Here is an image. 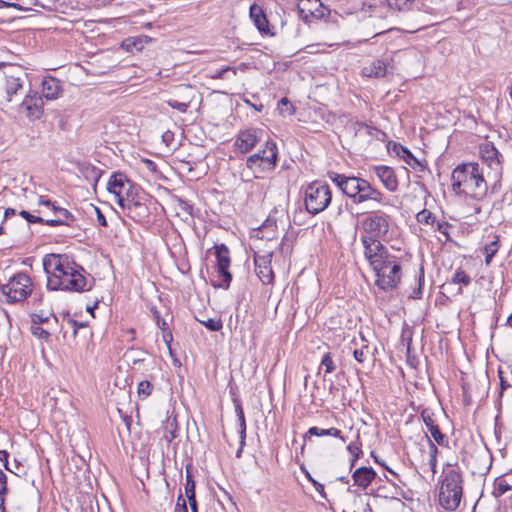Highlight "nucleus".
<instances>
[{"mask_svg":"<svg viewBox=\"0 0 512 512\" xmlns=\"http://www.w3.org/2000/svg\"><path fill=\"white\" fill-rule=\"evenodd\" d=\"M43 267L47 274V288L81 292L87 286V280L70 256L66 254H47L43 258Z\"/></svg>","mask_w":512,"mask_h":512,"instance_id":"obj_1","label":"nucleus"},{"mask_svg":"<svg viewBox=\"0 0 512 512\" xmlns=\"http://www.w3.org/2000/svg\"><path fill=\"white\" fill-rule=\"evenodd\" d=\"M485 167L476 162L462 163L456 166L451 174V188L457 195L469 196L482 200L488 191Z\"/></svg>","mask_w":512,"mask_h":512,"instance_id":"obj_2","label":"nucleus"},{"mask_svg":"<svg viewBox=\"0 0 512 512\" xmlns=\"http://www.w3.org/2000/svg\"><path fill=\"white\" fill-rule=\"evenodd\" d=\"M444 471L439 491V503L447 511H455L463 494V475L459 467L450 466Z\"/></svg>","mask_w":512,"mask_h":512,"instance_id":"obj_3","label":"nucleus"},{"mask_svg":"<svg viewBox=\"0 0 512 512\" xmlns=\"http://www.w3.org/2000/svg\"><path fill=\"white\" fill-rule=\"evenodd\" d=\"M341 191L355 204L368 201L382 204L384 199L382 192L374 188L367 180L359 177H347Z\"/></svg>","mask_w":512,"mask_h":512,"instance_id":"obj_4","label":"nucleus"},{"mask_svg":"<svg viewBox=\"0 0 512 512\" xmlns=\"http://www.w3.org/2000/svg\"><path fill=\"white\" fill-rule=\"evenodd\" d=\"M277 160V145L274 141L268 140L263 149L247 158L246 167L253 172L255 178H263L266 173L275 169Z\"/></svg>","mask_w":512,"mask_h":512,"instance_id":"obj_5","label":"nucleus"},{"mask_svg":"<svg viewBox=\"0 0 512 512\" xmlns=\"http://www.w3.org/2000/svg\"><path fill=\"white\" fill-rule=\"evenodd\" d=\"M32 290L31 278L25 273H17L7 283L0 285V300L9 304L22 302Z\"/></svg>","mask_w":512,"mask_h":512,"instance_id":"obj_6","label":"nucleus"},{"mask_svg":"<svg viewBox=\"0 0 512 512\" xmlns=\"http://www.w3.org/2000/svg\"><path fill=\"white\" fill-rule=\"evenodd\" d=\"M376 275L375 284L383 291L395 289L402 277L401 264L398 258L391 255L377 267H372Z\"/></svg>","mask_w":512,"mask_h":512,"instance_id":"obj_7","label":"nucleus"},{"mask_svg":"<svg viewBox=\"0 0 512 512\" xmlns=\"http://www.w3.org/2000/svg\"><path fill=\"white\" fill-rule=\"evenodd\" d=\"M332 192L328 184L315 181L309 184L305 189V207L306 210L316 215L324 211L330 204Z\"/></svg>","mask_w":512,"mask_h":512,"instance_id":"obj_8","label":"nucleus"},{"mask_svg":"<svg viewBox=\"0 0 512 512\" xmlns=\"http://www.w3.org/2000/svg\"><path fill=\"white\" fill-rule=\"evenodd\" d=\"M390 230V216L384 212H372L361 221V236L386 240Z\"/></svg>","mask_w":512,"mask_h":512,"instance_id":"obj_9","label":"nucleus"},{"mask_svg":"<svg viewBox=\"0 0 512 512\" xmlns=\"http://www.w3.org/2000/svg\"><path fill=\"white\" fill-rule=\"evenodd\" d=\"M107 190L114 195L119 206L127 200L136 197L137 194V187H135L123 173H114L111 175Z\"/></svg>","mask_w":512,"mask_h":512,"instance_id":"obj_10","label":"nucleus"},{"mask_svg":"<svg viewBox=\"0 0 512 512\" xmlns=\"http://www.w3.org/2000/svg\"><path fill=\"white\" fill-rule=\"evenodd\" d=\"M360 240L364 249V257L369 262L371 268L379 266L380 262L391 256L388 249L382 244L383 240L368 236H361Z\"/></svg>","mask_w":512,"mask_h":512,"instance_id":"obj_11","label":"nucleus"},{"mask_svg":"<svg viewBox=\"0 0 512 512\" xmlns=\"http://www.w3.org/2000/svg\"><path fill=\"white\" fill-rule=\"evenodd\" d=\"M480 153L483 163L490 169L487 178L494 181V186L500 181L502 176V164L498 150L491 143H485L480 146Z\"/></svg>","mask_w":512,"mask_h":512,"instance_id":"obj_12","label":"nucleus"},{"mask_svg":"<svg viewBox=\"0 0 512 512\" xmlns=\"http://www.w3.org/2000/svg\"><path fill=\"white\" fill-rule=\"evenodd\" d=\"M264 131L259 128H246L240 130L233 143L236 153L245 154L250 152L259 142L262 141Z\"/></svg>","mask_w":512,"mask_h":512,"instance_id":"obj_13","label":"nucleus"},{"mask_svg":"<svg viewBox=\"0 0 512 512\" xmlns=\"http://www.w3.org/2000/svg\"><path fill=\"white\" fill-rule=\"evenodd\" d=\"M1 79L5 81V91L7 100L11 101L12 96L23 88L24 81L27 79V74L17 66H8L4 69Z\"/></svg>","mask_w":512,"mask_h":512,"instance_id":"obj_14","label":"nucleus"},{"mask_svg":"<svg viewBox=\"0 0 512 512\" xmlns=\"http://www.w3.org/2000/svg\"><path fill=\"white\" fill-rule=\"evenodd\" d=\"M214 249L217 259V271L219 278L222 281V283L219 284V287L228 289L232 281V275L229 272L231 262L229 249L225 244H216Z\"/></svg>","mask_w":512,"mask_h":512,"instance_id":"obj_15","label":"nucleus"},{"mask_svg":"<svg viewBox=\"0 0 512 512\" xmlns=\"http://www.w3.org/2000/svg\"><path fill=\"white\" fill-rule=\"evenodd\" d=\"M44 102L37 92H29L19 106V111L25 113L29 120L35 121L42 117Z\"/></svg>","mask_w":512,"mask_h":512,"instance_id":"obj_16","label":"nucleus"},{"mask_svg":"<svg viewBox=\"0 0 512 512\" xmlns=\"http://www.w3.org/2000/svg\"><path fill=\"white\" fill-rule=\"evenodd\" d=\"M249 15L257 30L265 36L274 35V27L270 25L263 7L259 4H252L249 9Z\"/></svg>","mask_w":512,"mask_h":512,"instance_id":"obj_17","label":"nucleus"},{"mask_svg":"<svg viewBox=\"0 0 512 512\" xmlns=\"http://www.w3.org/2000/svg\"><path fill=\"white\" fill-rule=\"evenodd\" d=\"M272 254L255 255V272L263 284H270L274 279V273L271 268Z\"/></svg>","mask_w":512,"mask_h":512,"instance_id":"obj_18","label":"nucleus"},{"mask_svg":"<svg viewBox=\"0 0 512 512\" xmlns=\"http://www.w3.org/2000/svg\"><path fill=\"white\" fill-rule=\"evenodd\" d=\"M297 2L300 12L310 14L316 19L326 18L330 14V9L323 0H297Z\"/></svg>","mask_w":512,"mask_h":512,"instance_id":"obj_19","label":"nucleus"},{"mask_svg":"<svg viewBox=\"0 0 512 512\" xmlns=\"http://www.w3.org/2000/svg\"><path fill=\"white\" fill-rule=\"evenodd\" d=\"M374 170H375L376 176L378 177V179L381 181V183L384 185V187L387 190H389L391 192H394L397 190L398 180H397L394 170L391 167L385 166V165H380V166H376L374 168Z\"/></svg>","mask_w":512,"mask_h":512,"instance_id":"obj_20","label":"nucleus"},{"mask_svg":"<svg viewBox=\"0 0 512 512\" xmlns=\"http://www.w3.org/2000/svg\"><path fill=\"white\" fill-rule=\"evenodd\" d=\"M120 207L127 211V215L135 221H141L148 214V208L145 204L141 203L136 197L127 200L121 204Z\"/></svg>","mask_w":512,"mask_h":512,"instance_id":"obj_21","label":"nucleus"},{"mask_svg":"<svg viewBox=\"0 0 512 512\" xmlns=\"http://www.w3.org/2000/svg\"><path fill=\"white\" fill-rule=\"evenodd\" d=\"M42 99L55 100L62 93V86L58 79L48 76L42 80Z\"/></svg>","mask_w":512,"mask_h":512,"instance_id":"obj_22","label":"nucleus"},{"mask_svg":"<svg viewBox=\"0 0 512 512\" xmlns=\"http://www.w3.org/2000/svg\"><path fill=\"white\" fill-rule=\"evenodd\" d=\"M354 483L366 489L376 477V472L371 467H360L352 475Z\"/></svg>","mask_w":512,"mask_h":512,"instance_id":"obj_23","label":"nucleus"},{"mask_svg":"<svg viewBox=\"0 0 512 512\" xmlns=\"http://www.w3.org/2000/svg\"><path fill=\"white\" fill-rule=\"evenodd\" d=\"M394 151L397 153L398 156L402 157L403 160L411 166L413 169L422 172L425 169V164L418 160L410 150L403 147L402 145L395 144L394 145Z\"/></svg>","mask_w":512,"mask_h":512,"instance_id":"obj_24","label":"nucleus"},{"mask_svg":"<svg viewBox=\"0 0 512 512\" xmlns=\"http://www.w3.org/2000/svg\"><path fill=\"white\" fill-rule=\"evenodd\" d=\"M387 73V64L383 60H374L362 68V75L366 77L382 78Z\"/></svg>","mask_w":512,"mask_h":512,"instance_id":"obj_25","label":"nucleus"},{"mask_svg":"<svg viewBox=\"0 0 512 512\" xmlns=\"http://www.w3.org/2000/svg\"><path fill=\"white\" fill-rule=\"evenodd\" d=\"M75 220L74 216L65 208L58 209L57 214H55V218L47 219L46 225L48 226H60V225H69L70 222Z\"/></svg>","mask_w":512,"mask_h":512,"instance_id":"obj_26","label":"nucleus"},{"mask_svg":"<svg viewBox=\"0 0 512 512\" xmlns=\"http://www.w3.org/2000/svg\"><path fill=\"white\" fill-rule=\"evenodd\" d=\"M307 435H310V436H332L335 438H339L342 442H346V439L342 435V432L335 427H331L329 429H321L316 426H313L308 429L304 438H306Z\"/></svg>","mask_w":512,"mask_h":512,"instance_id":"obj_27","label":"nucleus"},{"mask_svg":"<svg viewBox=\"0 0 512 512\" xmlns=\"http://www.w3.org/2000/svg\"><path fill=\"white\" fill-rule=\"evenodd\" d=\"M146 352L142 350H135L130 348L126 351L125 357L131 363L133 369L140 368L145 362Z\"/></svg>","mask_w":512,"mask_h":512,"instance_id":"obj_28","label":"nucleus"},{"mask_svg":"<svg viewBox=\"0 0 512 512\" xmlns=\"http://www.w3.org/2000/svg\"><path fill=\"white\" fill-rule=\"evenodd\" d=\"M428 448H429V459L428 463L431 469L432 474H436V467H437V456L439 453V450L436 446V444L428 437Z\"/></svg>","mask_w":512,"mask_h":512,"instance_id":"obj_29","label":"nucleus"},{"mask_svg":"<svg viewBox=\"0 0 512 512\" xmlns=\"http://www.w3.org/2000/svg\"><path fill=\"white\" fill-rule=\"evenodd\" d=\"M177 422L176 419H168L164 428V439L170 443L177 437Z\"/></svg>","mask_w":512,"mask_h":512,"instance_id":"obj_30","label":"nucleus"},{"mask_svg":"<svg viewBox=\"0 0 512 512\" xmlns=\"http://www.w3.org/2000/svg\"><path fill=\"white\" fill-rule=\"evenodd\" d=\"M428 431L431 434V437L433 438V442L437 443L440 446H447L448 445V439L445 434H443L438 425H434L428 429Z\"/></svg>","mask_w":512,"mask_h":512,"instance_id":"obj_31","label":"nucleus"},{"mask_svg":"<svg viewBox=\"0 0 512 512\" xmlns=\"http://www.w3.org/2000/svg\"><path fill=\"white\" fill-rule=\"evenodd\" d=\"M235 410H236V414H237L238 421H239V427H240L239 435H240V438H242V446H245L246 420H245L244 411L240 405H237Z\"/></svg>","mask_w":512,"mask_h":512,"instance_id":"obj_32","label":"nucleus"},{"mask_svg":"<svg viewBox=\"0 0 512 512\" xmlns=\"http://www.w3.org/2000/svg\"><path fill=\"white\" fill-rule=\"evenodd\" d=\"M451 282L453 284H463L468 286L471 283L470 276L462 269H457L452 276Z\"/></svg>","mask_w":512,"mask_h":512,"instance_id":"obj_33","label":"nucleus"},{"mask_svg":"<svg viewBox=\"0 0 512 512\" xmlns=\"http://www.w3.org/2000/svg\"><path fill=\"white\" fill-rule=\"evenodd\" d=\"M153 391V385L148 380H143L138 384L137 393L139 398L145 399L151 395Z\"/></svg>","mask_w":512,"mask_h":512,"instance_id":"obj_34","label":"nucleus"},{"mask_svg":"<svg viewBox=\"0 0 512 512\" xmlns=\"http://www.w3.org/2000/svg\"><path fill=\"white\" fill-rule=\"evenodd\" d=\"M50 326H47V328L41 327V325H31V333L42 340H48L51 336Z\"/></svg>","mask_w":512,"mask_h":512,"instance_id":"obj_35","label":"nucleus"},{"mask_svg":"<svg viewBox=\"0 0 512 512\" xmlns=\"http://www.w3.org/2000/svg\"><path fill=\"white\" fill-rule=\"evenodd\" d=\"M416 219L421 224H433L435 222L436 217L431 211L423 209L422 211L417 213Z\"/></svg>","mask_w":512,"mask_h":512,"instance_id":"obj_36","label":"nucleus"},{"mask_svg":"<svg viewBox=\"0 0 512 512\" xmlns=\"http://www.w3.org/2000/svg\"><path fill=\"white\" fill-rule=\"evenodd\" d=\"M185 494L187 498L195 497V481L192 479V475L188 467L186 468Z\"/></svg>","mask_w":512,"mask_h":512,"instance_id":"obj_37","label":"nucleus"},{"mask_svg":"<svg viewBox=\"0 0 512 512\" xmlns=\"http://www.w3.org/2000/svg\"><path fill=\"white\" fill-rule=\"evenodd\" d=\"M371 355V351L367 345L362 346L360 349H355L353 356L359 363H364L367 358Z\"/></svg>","mask_w":512,"mask_h":512,"instance_id":"obj_38","label":"nucleus"},{"mask_svg":"<svg viewBox=\"0 0 512 512\" xmlns=\"http://www.w3.org/2000/svg\"><path fill=\"white\" fill-rule=\"evenodd\" d=\"M347 450L353 455L351 465H354L355 461L359 458L360 454L362 453L361 442L359 441V438L356 441L351 442L347 446Z\"/></svg>","mask_w":512,"mask_h":512,"instance_id":"obj_39","label":"nucleus"},{"mask_svg":"<svg viewBox=\"0 0 512 512\" xmlns=\"http://www.w3.org/2000/svg\"><path fill=\"white\" fill-rule=\"evenodd\" d=\"M510 489V485L505 480L500 479L495 483L493 494L496 497H500L504 495L506 492H508Z\"/></svg>","mask_w":512,"mask_h":512,"instance_id":"obj_40","label":"nucleus"},{"mask_svg":"<svg viewBox=\"0 0 512 512\" xmlns=\"http://www.w3.org/2000/svg\"><path fill=\"white\" fill-rule=\"evenodd\" d=\"M321 367L325 368V373L330 374L335 370V365L332 360V356L330 353H325L321 360Z\"/></svg>","mask_w":512,"mask_h":512,"instance_id":"obj_41","label":"nucleus"},{"mask_svg":"<svg viewBox=\"0 0 512 512\" xmlns=\"http://www.w3.org/2000/svg\"><path fill=\"white\" fill-rule=\"evenodd\" d=\"M231 72L233 75H236V69L233 68V67H224V68H221V69H218L216 70L212 75H211V78L212 79H226L227 78V74Z\"/></svg>","mask_w":512,"mask_h":512,"instance_id":"obj_42","label":"nucleus"},{"mask_svg":"<svg viewBox=\"0 0 512 512\" xmlns=\"http://www.w3.org/2000/svg\"><path fill=\"white\" fill-rule=\"evenodd\" d=\"M499 250V237L497 235L493 236V240L490 243H487L484 247V253H489L490 255H496Z\"/></svg>","mask_w":512,"mask_h":512,"instance_id":"obj_43","label":"nucleus"},{"mask_svg":"<svg viewBox=\"0 0 512 512\" xmlns=\"http://www.w3.org/2000/svg\"><path fill=\"white\" fill-rule=\"evenodd\" d=\"M202 324L210 331L217 332L222 329L223 324L220 319H208L207 321H203Z\"/></svg>","mask_w":512,"mask_h":512,"instance_id":"obj_44","label":"nucleus"},{"mask_svg":"<svg viewBox=\"0 0 512 512\" xmlns=\"http://www.w3.org/2000/svg\"><path fill=\"white\" fill-rule=\"evenodd\" d=\"M308 480L312 483L314 488L317 490V492L320 494V496L327 502H329V499L327 497V494L324 490V485L316 481L314 478L311 477L310 474H307Z\"/></svg>","mask_w":512,"mask_h":512,"instance_id":"obj_45","label":"nucleus"},{"mask_svg":"<svg viewBox=\"0 0 512 512\" xmlns=\"http://www.w3.org/2000/svg\"><path fill=\"white\" fill-rule=\"evenodd\" d=\"M330 180L335 183L337 185V187L341 190L343 185H344V182H345V179H347L348 176H345L343 174H338V173H335V172H330L328 174Z\"/></svg>","mask_w":512,"mask_h":512,"instance_id":"obj_46","label":"nucleus"},{"mask_svg":"<svg viewBox=\"0 0 512 512\" xmlns=\"http://www.w3.org/2000/svg\"><path fill=\"white\" fill-rule=\"evenodd\" d=\"M32 325H41L46 324L47 326H50V316H44L43 314H32Z\"/></svg>","mask_w":512,"mask_h":512,"instance_id":"obj_47","label":"nucleus"},{"mask_svg":"<svg viewBox=\"0 0 512 512\" xmlns=\"http://www.w3.org/2000/svg\"><path fill=\"white\" fill-rule=\"evenodd\" d=\"M421 418H422L424 424L426 425L427 429L436 425L434 422V419H433V414L427 409H424L421 412Z\"/></svg>","mask_w":512,"mask_h":512,"instance_id":"obj_48","label":"nucleus"},{"mask_svg":"<svg viewBox=\"0 0 512 512\" xmlns=\"http://www.w3.org/2000/svg\"><path fill=\"white\" fill-rule=\"evenodd\" d=\"M167 104L173 108L178 110L179 112L185 113L189 107V103L179 102L177 100H168Z\"/></svg>","mask_w":512,"mask_h":512,"instance_id":"obj_49","label":"nucleus"},{"mask_svg":"<svg viewBox=\"0 0 512 512\" xmlns=\"http://www.w3.org/2000/svg\"><path fill=\"white\" fill-rule=\"evenodd\" d=\"M413 0H388V3L391 7H394L398 10H404L408 8Z\"/></svg>","mask_w":512,"mask_h":512,"instance_id":"obj_50","label":"nucleus"},{"mask_svg":"<svg viewBox=\"0 0 512 512\" xmlns=\"http://www.w3.org/2000/svg\"><path fill=\"white\" fill-rule=\"evenodd\" d=\"M424 283V268L421 266L420 267V273H419V276H418V289L417 291L414 292V298H420L421 297V294H422V285Z\"/></svg>","mask_w":512,"mask_h":512,"instance_id":"obj_51","label":"nucleus"},{"mask_svg":"<svg viewBox=\"0 0 512 512\" xmlns=\"http://www.w3.org/2000/svg\"><path fill=\"white\" fill-rule=\"evenodd\" d=\"M175 512H188V509L186 506V501L182 495H179V497L177 499V505L175 508Z\"/></svg>","mask_w":512,"mask_h":512,"instance_id":"obj_52","label":"nucleus"},{"mask_svg":"<svg viewBox=\"0 0 512 512\" xmlns=\"http://www.w3.org/2000/svg\"><path fill=\"white\" fill-rule=\"evenodd\" d=\"M0 484L2 485L0 491L2 492V489L4 490L3 496H6L8 494V485H7V476L6 474L0 470Z\"/></svg>","mask_w":512,"mask_h":512,"instance_id":"obj_53","label":"nucleus"},{"mask_svg":"<svg viewBox=\"0 0 512 512\" xmlns=\"http://www.w3.org/2000/svg\"><path fill=\"white\" fill-rule=\"evenodd\" d=\"M179 207H180L181 210H183L187 214L192 215L193 206L189 202L184 201V200H180L179 201Z\"/></svg>","mask_w":512,"mask_h":512,"instance_id":"obj_54","label":"nucleus"},{"mask_svg":"<svg viewBox=\"0 0 512 512\" xmlns=\"http://www.w3.org/2000/svg\"><path fill=\"white\" fill-rule=\"evenodd\" d=\"M95 211H96V214H97V221L99 223V225L105 227L107 226V221H106V218L105 216L102 214V212L100 211L99 208L95 207Z\"/></svg>","mask_w":512,"mask_h":512,"instance_id":"obj_55","label":"nucleus"},{"mask_svg":"<svg viewBox=\"0 0 512 512\" xmlns=\"http://www.w3.org/2000/svg\"><path fill=\"white\" fill-rule=\"evenodd\" d=\"M67 324L73 329V334L74 335H76L77 329L79 327H84L83 324H78V322L76 320L70 319V318L67 320Z\"/></svg>","mask_w":512,"mask_h":512,"instance_id":"obj_56","label":"nucleus"},{"mask_svg":"<svg viewBox=\"0 0 512 512\" xmlns=\"http://www.w3.org/2000/svg\"><path fill=\"white\" fill-rule=\"evenodd\" d=\"M143 162L149 171L153 173L157 172V165L155 164V162L149 159H145Z\"/></svg>","mask_w":512,"mask_h":512,"instance_id":"obj_57","label":"nucleus"},{"mask_svg":"<svg viewBox=\"0 0 512 512\" xmlns=\"http://www.w3.org/2000/svg\"><path fill=\"white\" fill-rule=\"evenodd\" d=\"M20 215L28 222V223H32V220L34 218L35 215H32L30 214L28 211L26 210H22L20 211Z\"/></svg>","mask_w":512,"mask_h":512,"instance_id":"obj_58","label":"nucleus"},{"mask_svg":"<svg viewBox=\"0 0 512 512\" xmlns=\"http://www.w3.org/2000/svg\"><path fill=\"white\" fill-rule=\"evenodd\" d=\"M38 203H39V205H44V206H47V207H51L53 202L51 200H49L48 198H46L45 196H40L39 200H38Z\"/></svg>","mask_w":512,"mask_h":512,"instance_id":"obj_59","label":"nucleus"},{"mask_svg":"<svg viewBox=\"0 0 512 512\" xmlns=\"http://www.w3.org/2000/svg\"><path fill=\"white\" fill-rule=\"evenodd\" d=\"M187 499H188V502H189V505H190L191 512H197L196 497L187 498Z\"/></svg>","mask_w":512,"mask_h":512,"instance_id":"obj_60","label":"nucleus"},{"mask_svg":"<svg viewBox=\"0 0 512 512\" xmlns=\"http://www.w3.org/2000/svg\"><path fill=\"white\" fill-rule=\"evenodd\" d=\"M4 490L2 489V492L0 491V512H6L5 508V498L6 496H3Z\"/></svg>","mask_w":512,"mask_h":512,"instance_id":"obj_61","label":"nucleus"},{"mask_svg":"<svg viewBox=\"0 0 512 512\" xmlns=\"http://www.w3.org/2000/svg\"><path fill=\"white\" fill-rule=\"evenodd\" d=\"M7 458H8V453L5 450H0V460L1 461H3V460L5 461V468L7 470H9Z\"/></svg>","mask_w":512,"mask_h":512,"instance_id":"obj_62","label":"nucleus"},{"mask_svg":"<svg viewBox=\"0 0 512 512\" xmlns=\"http://www.w3.org/2000/svg\"><path fill=\"white\" fill-rule=\"evenodd\" d=\"M389 500H390V502L394 503L395 505H397L399 507L405 506V503L397 497H391Z\"/></svg>","mask_w":512,"mask_h":512,"instance_id":"obj_63","label":"nucleus"},{"mask_svg":"<svg viewBox=\"0 0 512 512\" xmlns=\"http://www.w3.org/2000/svg\"><path fill=\"white\" fill-rule=\"evenodd\" d=\"M157 325H158V327H159L161 330H163V331H165V330L167 329V323H166V321H165V320H163V319H160L159 317H157Z\"/></svg>","mask_w":512,"mask_h":512,"instance_id":"obj_64","label":"nucleus"}]
</instances>
